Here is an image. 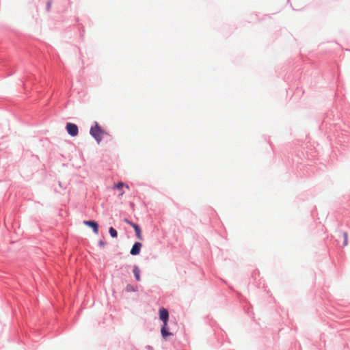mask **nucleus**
<instances>
[{"label":"nucleus","instance_id":"f257e3e1","mask_svg":"<svg viewBox=\"0 0 350 350\" xmlns=\"http://www.w3.org/2000/svg\"><path fill=\"white\" fill-rule=\"evenodd\" d=\"M103 133V131L100 129L96 122L95 123V126L92 127L90 129L91 135L96 140L98 143H100L102 140Z\"/></svg>","mask_w":350,"mask_h":350},{"label":"nucleus","instance_id":"f03ea898","mask_svg":"<svg viewBox=\"0 0 350 350\" xmlns=\"http://www.w3.org/2000/svg\"><path fill=\"white\" fill-rule=\"evenodd\" d=\"M66 131L68 133V134L72 137L77 136L79 133L77 126L73 123H67Z\"/></svg>","mask_w":350,"mask_h":350},{"label":"nucleus","instance_id":"7ed1b4c3","mask_svg":"<svg viewBox=\"0 0 350 350\" xmlns=\"http://www.w3.org/2000/svg\"><path fill=\"white\" fill-rule=\"evenodd\" d=\"M159 318L163 321V324L167 325L169 319V312L165 308L159 309Z\"/></svg>","mask_w":350,"mask_h":350},{"label":"nucleus","instance_id":"20e7f679","mask_svg":"<svg viewBox=\"0 0 350 350\" xmlns=\"http://www.w3.org/2000/svg\"><path fill=\"white\" fill-rule=\"evenodd\" d=\"M142 246V245L141 243H139V242L135 243L131 250V252H130L131 254H132L133 256L139 254L140 252Z\"/></svg>","mask_w":350,"mask_h":350},{"label":"nucleus","instance_id":"39448f33","mask_svg":"<svg viewBox=\"0 0 350 350\" xmlns=\"http://www.w3.org/2000/svg\"><path fill=\"white\" fill-rule=\"evenodd\" d=\"M83 223L85 225L91 227L93 229V231L96 234H98V224L96 221H84Z\"/></svg>","mask_w":350,"mask_h":350},{"label":"nucleus","instance_id":"423d86ee","mask_svg":"<svg viewBox=\"0 0 350 350\" xmlns=\"http://www.w3.org/2000/svg\"><path fill=\"white\" fill-rule=\"evenodd\" d=\"M124 184L122 182H119L114 185L113 188L120 191L119 194V197H122L124 192L122 191V188L124 187Z\"/></svg>","mask_w":350,"mask_h":350},{"label":"nucleus","instance_id":"0eeeda50","mask_svg":"<svg viewBox=\"0 0 350 350\" xmlns=\"http://www.w3.org/2000/svg\"><path fill=\"white\" fill-rule=\"evenodd\" d=\"M133 271L135 280L137 281H140L141 280V276H140V269H139V267L135 265L134 267H133Z\"/></svg>","mask_w":350,"mask_h":350},{"label":"nucleus","instance_id":"6e6552de","mask_svg":"<svg viewBox=\"0 0 350 350\" xmlns=\"http://www.w3.org/2000/svg\"><path fill=\"white\" fill-rule=\"evenodd\" d=\"M167 325L163 324L161 329V335L163 338H166L167 336L172 335V334L167 331Z\"/></svg>","mask_w":350,"mask_h":350},{"label":"nucleus","instance_id":"1a4fd4ad","mask_svg":"<svg viewBox=\"0 0 350 350\" xmlns=\"http://www.w3.org/2000/svg\"><path fill=\"white\" fill-rule=\"evenodd\" d=\"M133 228L137 238L140 240L142 239V231L139 226L137 224L133 225Z\"/></svg>","mask_w":350,"mask_h":350},{"label":"nucleus","instance_id":"9d476101","mask_svg":"<svg viewBox=\"0 0 350 350\" xmlns=\"http://www.w3.org/2000/svg\"><path fill=\"white\" fill-rule=\"evenodd\" d=\"M109 232L113 238H116L118 236L117 231L112 227L109 228Z\"/></svg>","mask_w":350,"mask_h":350},{"label":"nucleus","instance_id":"9b49d317","mask_svg":"<svg viewBox=\"0 0 350 350\" xmlns=\"http://www.w3.org/2000/svg\"><path fill=\"white\" fill-rule=\"evenodd\" d=\"M126 291L128 292H135L137 291V288H135L133 286H132L131 284H128L126 286Z\"/></svg>","mask_w":350,"mask_h":350},{"label":"nucleus","instance_id":"f8f14e48","mask_svg":"<svg viewBox=\"0 0 350 350\" xmlns=\"http://www.w3.org/2000/svg\"><path fill=\"white\" fill-rule=\"evenodd\" d=\"M343 238H344V241H343V246H347V243H348V234L347 232H343Z\"/></svg>","mask_w":350,"mask_h":350},{"label":"nucleus","instance_id":"ddd939ff","mask_svg":"<svg viewBox=\"0 0 350 350\" xmlns=\"http://www.w3.org/2000/svg\"><path fill=\"white\" fill-rule=\"evenodd\" d=\"M124 222H126V224H128L129 225L131 226L133 228V225H136L137 224H135L131 221H129V219H124Z\"/></svg>","mask_w":350,"mask_h":350},{"label":"nucleus","instance_id":"4468645a","mask_svg":"<svg viewBox=\"0 0 350 350\" xmlns=\"http://www.w3.org/2000/svg\"><path fill=\"white\" fill-rule=\"evenodd\" d=\"M51 1H49L48 3H47V10H49L51 8Z\"/></svg>","mask_w":350,"mask_h":350},{"label":"nucleus","instance_id":"2eb2a0df","mask_svg":"<svg viewBox=\"0 0 350 350\" xmlns=\"http://www.w3.org/2000/svg\"><path fill=\"white\" fill-rule=\"evenodd\" d=\"M99 245H100V246H103V245H104V243H103V241H100L99 242Z\"/></svg>","mask_w":350,"mask_h":350},{"label":"nucleus","instance_id":"dca6fc26","mask_svg":"<svg viewBox=\"0 0 350 350\" xmlns=\"http://www.w3.org/2000/svg\"><path fill=\"white\" fill-rule=\"evenodd\" d=\"M124 187H126L127 189H129V185H124Z\"/></svg>","mask_w":350,"mask_h":350}]
</instances>
